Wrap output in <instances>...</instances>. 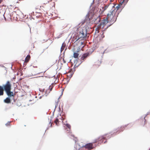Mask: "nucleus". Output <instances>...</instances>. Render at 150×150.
<instances>
[{
	"mask_svg": "<svg viewBox=\"0 0 150 150\" xmlns=\"http://www.w3.org/2000/svg\"><path fill=\"white\" fill-rule=\"evenodd\" d=\"M60 110V111H59V112H61V110Z\"/></svg>",
	"mask_w": 150,
	"mask_h": 150,
	"instance_id": "26",
	"label": "nucleus"
},
{
	"mask_svg": "<svg viewBox=\"0 0 150 150\" xmlns=\"http://www.w3.org/2000/svg\"><path fill=\"white\" fill-rule=\"evenodd\" d=\"M101 62H100V64H101Z\"/></svg>",
	"mask_w": 150,
	"mask_h": 150,
	"instance_id": "31",
	"label": "nucleus"
},
{
	"mask_svg": "<svg viewBox=\"0 0 150 150\" xmlns=\"http://www.w3.org/2000/svg\"><path fill=\"white\" fill-rule=\"evenodd\" d=\"M115 11L114 9H113L112 11H111L108 14L106 19L104 20L102 22V23L103 25L106 24L108 23V22L110 21L111 22L113 23L115 22L117 18L116 17V19H115Z\"/></svg>",
	"mask_w": 150,
	"mask_h": 150,
	"instance_id": "1",
	"label": "nucleus"
},
{
	"mask_svg": "<svg viewBox=\"0 0 150 150\" xmlns=\"http://www.w3.org/2000/svg\"><path fill=\"white\" fill-rule=\"evenodd\" d=\"M79 31L77 33L78 37L79 38H85L87 35V31L86 30H83L81 29L78 28L77 29Z\"/></svg>",
	"mask_w": 150,
	"mask_h": 150,
	"instance_id": "2",
	"label": "nucleus"
},
{
	"mask_svg": "<svg viewBox=\"0 0 150 150\" xmlns=\"http://www.w3.org/2000/svg\"><path fill=\"white\" fill-rule=\"evenodd\" d=\"M103 33H102V34L103 35Z\"/></svg>",
	"mask_w": 150,
	"mask_h": 150,
	"instance_id": "33",
	"label": "nucleus"
},
{
	"mask_svg": "<svg viewBox=\"0 0 150 150\" xmlns=\"http://www.w3.org/2000/svg\"><path fill=\"white\" fill-rule=\"evenodd\" d=\"M54 122L56 124V119L54 120Z\"/></svg>",
	"mask_w": 150,
	"mask_h": 150,
	"instance_id": "22",
	"label": "nucleus"
},
{
	"mask_svg": "<svg viewBox=\"0 0 150 150\" xmlns=\"http://www.w3.org/2000/svg\"><path fill=\"white\" fill-rule=\"evenodd\" d=\"M79 54L76 52H74L73 57L75 58H77Z\"/></svg>",
	"mask_w": 150,
	"mask_h": 150,
	"instance_id": "15",
	"label": "nucleus"
},
{
	"mask_svg": "<svg viewBox=\"0 0 150 150\" xmlns=\"http://www.w3.org/2000/svg\"><path fill=\"white\" fill-rule=\"evenodd\" d=\"M110 8H112L111 10L110 11H112L113 9H114V11H115V13H116V11H115V5H112V4L109 5H108V6H106L105 7V8L104 9L105 10L108 7Z\"/></svg>",
	"mask_w": 150,
	"mask_h": 150,
	"instance_id": "7",
	"label": "nucleus"
},
{
	"mask_svg": "<svg viewBox=\"0 0 150 150\" xmlns=\"http://www.w3.org/2000/svg\"><path fill=\"white\" fill-rule=\"evenodd\" d=\"M84 146L86 148H87L89 149H91L92 148V143H89L86 144L85 146L84 145Z\"/></svg>",
	"mask_w": 150,
	"mask_h": 150,
	"instance_id": "5",
	"label": "nucleus"
},
{
	"mask_svg": "<svg viewBox=\"0 0 150 150\" xmlns=\"http://www.w3.org/2000/svg\"><path fill=\"white\" fill-rule=\"evenodd\" d=\"M56 108V105H55V108Z\"/></svg>",
	"mask_w": 150,
	"mask_h": 150,
	"instance_id": "30",
	"label": "nucleus"
},
{
	"mask_svg": "<svg viewBox=\"0 0 150 150\" xmlns=\"http://www.w3.org/2000/svg\"><path fill=\"white\" fill-rule=\"evenodd\" d=\"M6 125V126H10V122H8L7 123Z\"/></svg>",
	"mask_w": 150,
	"mask_h": 150,
	"instance_id": "17",
	"label": "nucleus"
},
{
	"mask_svg": "<svg viewBox=\"0 0 150 150\" xmlns=\"http://www.w3.org/2000/svg\"><path fill=\"white\" fill-rule=\"evenodd\" d=\"M4 102L6 103H11V100L10 98H6L4 100Z\"/></svg>",
	"mask_w": 150,
	"mask_h": 150,
	"instance_id": "9",
	"label": "nucleus"
},
{
	"mask_svg": "<svg viewBox=\"0 0 150 150\" xmlns=\"http://www.w3.org/2000/svg\"><path fill=\"white\" fill-rule=\"evenodd\" d=\"M73 74H71L70 73L67 74V76L70 78H71Z\"/></svg>",
	"mask_w": 150,
	"mask_h": 150,
	"instance_id": "16",
	"label": "nucleus"
},
{
	"mask_svg": "<svg viewBox=\"0 0 150 150\" xmlns=\"http://www.w3.org/2000/svg\"><path fill=\"white\" fill-rule=\"evenodd\" d=\"M30 56L29 55H28L26 57L24 62L25 63H27L30 60Z\"/></svg>",
	"mask_w": 150,
	"mask_h": 150,
	"instance_id": "10",
	"label": "nucleus"
},
{
	"mask_svg": "<svg viewBox=\"0 0 150 150\" xmlns=\"http://www.w3.org/2000/svg\"><path fill=\"white\" fill-rule=\"evenodd\" d=\"M53 87V85H51L50 86L49 88V89H47L46 92H48L49 93H50V92L52 91V88Z\"/></svg>",
	"mask_w": 150,
	"mask_h": 150,
	"instance_id": "13",
	"label": "nucleus"
},
{
	"mask_svg": "<svg viewBox=\"0 0 150 150\" xmlns=\"http://www.w3.org/2000/svg\"><path fill=\"white\" fill-rule=\"evenodd\" d=\"M2 86L6 92L11 89V85L9 81H7L5 84L3 85Z\"/></svg>",
	"mask_w": 150,
	"mask_h": 150,
	"instance_id": "3",
	"label": "nucleus"
},
{
	"mask_svg": "<svg viewBox=\"0 0 150 150\" xmlns=\"http://www.w3.org/2000/svg\"><path fill=\"white\" fill-rule=\"evenodd\" d=\"M94 0H93L92 3L91 4V6L93 4V3H94Z\"/></svg>",
	"mask_w": 150,
	"mask_h": 150,
	"instance_id": "21",
	"label": "nucleus"
},
{
	"mask_svg": "<svg viewBox=\"0 0 150 150\" xmlns=\"http://www.w3.org/2000/svg\"><path fill=\"white\" fill-rule=\"evenodd\" d=\"M57 78H58V76H57Z\"/></svg>",
	"mask_w": 150,
	"mask_h": 150,
	"instance_id": "28",
	"label": "nucleus"
},
{
	"mask_svg": "<svg viewBox=\"0 0 150 150\" xmlns=\"http://www.w3.org/2000/svg\"><path fill=\"white\" fill-rule=\"evenodd\" d=\"M4 89L3 86H0V96H3L4 94Z\"/></svg>",
	"mask_w": 150,
	"mask_h": 150,
	"instance_id": "8",
	"label": "nucleus"
},
{
	"mask_svg": "<svg viewBox=\"0 0 150 150\" xmlns=\"http://www.w3.org/2000/svg\"><path fill=\"white\" fill-rule=\"evenodd\" d=\"M84 145L82 146L78 144H76L75 146L74 147L75 148V150H79L80 148L82 147H84Z\"/></svg>",
	"mask_w": 150,
	"mask_h": 150,
	"instance_id": "6",
	"label": "nucleus"
},
{
	"mask_svg": "<svg viewBox=\"0 0 150 150\" xmlns=\"http://www.w3.org/2000/svg\"><path fill=\"white\" fill-rule=\"evenodd\" d=\"M64 125H65L66 127L68 128V130H67V131L69 132H69L70 129H71V126L70 125L68 124H64Z\"/></svg>",
	"mask_w": 150,
	"mask_h": 150,
	"instance_id": "12",
	"label": "nucleus"
},
{
	"mask_svg": "<svg viewBox=\"0 0 150 150\" xmlns=\"http://www.w3.org/2000/svg\"><path fill=\"white\" fill-rule=\"evenodd\" d=\"M65 46V44L64 43H63V44L62 45L61 47V48L60 49V51L61 52H62L64 50V47Z\"/></svg>",
	"mask_w": 150,
	"mask_h": 150,
	"instance_id": "14",
	"label": "nucleus"
},
{
	"mask_svg": "<svg viewBox=\"0 0 150 150\" xmlns=\"http://www.w3.org/2000/svg\"><path fill=\"white\" fill-rule=\"evenodd\" d=\"M63 90L62 89V90L61 91V94L60 95V96L62 95L63 93Z\"/></svg>",
	"mask_w": 150,
	"mask_h": 150,
	"instance_id": "20",
	"label": "nucleus"
},
{
	"mask_svg": "<svg viewBox=\"0 0 150 150\" xmlns=\"http://www.w3.org/2000/svg\"><path fill=\"white\" fill-rule=\"evenodd\" d=\"M104 37V36H102V38H103Z\"/></svg>",
	"mask_w": 150,
	"mask_h": 150,
	"instance_id": "25",
	"label": "nucleus"
},
{
	"mask_svg": "<svg viewBox=\"0 0 150 150\" xmlns=\"http://www.w3.org/2000/svg\"><path fill=\"white\" fill-rule=\"evenodd\" d=\"M71 136H72L73 137H74V136H73V135H71Z\"/></svg>",
	"mask_w": 150,
	"mask_h": 150,
	"instance_id": "29",
	"label": "nucleus"
},
{
	"mask_svg": "<svg viewBox=\"0 0 150 150\" xmlns=\"http://www.w3.org/2000/svg\"><path fill=\"white\" fill-rule=\"evenodd\" d=\"M120 7V5H118L117 6H116V8H117V10H118Z\"/></svg>",
	"mask_w": 150,
	"mask_h": 150,
	"instance_id": "19",
	"label": "nucleus"
},
{
	"mask_svg": "<svg viewBox=\"0 0 150 150\" xmlns=\"http://www.w3.org/2000/svg\"><path fill=\"white\" fill-rule=\"evenodd\" d=\"M4 0H0V4L1 3V2L3 1Z\"/></svg>",
	"mask_w": 150,
	"mask_h": 150,
	"instance_id": "23",
	"label": "nucleus"
},
{
	"mask_svg": "<svg viewBox=\"0 0 150 150\" xmlns=\"http://www.w3.org/2000/svg\"><path fill=\"white\" fill-rule=\"evenodd\" d=\"M59 108V110H60V108Z\"/></svg>",
	"mask_w": 150,
	"mask_h": 150,
	"instance_id": "32",
	"label": "nucleus"
},
{
	"mask_svg": "<svg viewBox=\"0 0 150 150\" xmlns=\"http://www.w3.org/2000/svg\"><path fill=\"white\" fill-rule=\"evenodd\" d=\"M128 0H123V1H122V3H123V2H124L125 3H127V1H128Z\"/></svg>",
	"mask_w": 150,
	"mask_h": 150,
	"instance_id": "18",
	"label": "nucleus"
},
{
	"mask_svg": "<svg viewBox=\"0 0 150 150\" xmlns=\"http://www.w3.org/2000/svg\"><path fill=\"white\" fill-rule=\"evenodd\" d=\"M57 122H58V119H57Z\"/></svg>",
	"mask_w": 150,
	"mask_h": 150,
	"instance_id": "24",
	"label": "nucleus"
},
{
	"mask_svg": "<svg viewBox=\"0 0 150 150\" xmlns=\"http://www.w3.org/2000/svg\"><path fill=\"white\" fill-rule=\"evenodd\" d=\"M11 90H9L6 92L9 97H14L15 94H14L13 92L11 91Z\"/></svg>",
	"mask_w": 150,
	"mask_h": 150,
	"instance_id": "4",
	"label": "nucleus"
},
{
	"mask_svg": "<svg viewBox=\"0 0 150 150\" xmlns=\"http://www.w3.org/2000/svg\"><path fill=\"white\" fill-rule=\"evenodd\" d=\"M81 44H83V42H81Z\"/></svg>",
	"mask_w": 150,
	"mask_h": 150,
	"instance_id": "27",
	"label": "nucleus"
},
{
	"mask_svg": "<svg viewBox=\"0 0 150 150\" xmlns=\"http://www.w3.org/2000/svg\"><path fill=\"white\" fill-rule=\"evenodd\" d=\"M88 54L86 53L83 54V56L81 57V60H84V59L86 58V57L88 56Z\"/></svg>",
	"mask_w": 150,
	"mask_h": 150,
	"instance_id": "11",
	"label": "nucleus"
}]
</instances>
